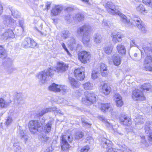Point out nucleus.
<instances>
[{"label":"nucleus","instance_id":"nucleus-1","mask_svg":"<svg viewBox=\"0 0 152 152\" xmlns=\"http://www.w3.org/2000/svg\"><path fill=\"white\" fill-rule=\"evenodd\" d=\"M44 122L45 121L43 120H42V121L41 123H40L37 120H32L29 121L28 126L31 132L34 134L37 132H40L43 130L45 133L49 132L50 131L53 121H49L44 128L42 127L41 128Z\"/></svg>","mask_w":152,"mask_h":152},{"label":"nucleus","instance_id":"nucleus-2","mask_svg":"<svg viewBox=\"0 0 152 152\" xmlns=\"http://www.w3.org/2000/svg\"><path fill=\"white\" fill-rule=\"evenodd\" d=\"M106 10L113 15H118L121 18V21L126 27L132 26V23L128 20L126 16L119 12L115 8V5L111 2H107L105 5Z\"/></svg>","mask_w":152,"mask_h":152},{"label":"nucleus","instance_id":"nucleus-3","mask_svg":"<svg viewBox=\"0 0 152 152\" xmlns=\"http://www.w3.org/2000/svg\"><path fill=\"white\" fill-rule=\"evenodd\" d=\"M151 86H141L132 91V97L134 101H143L146 99L144 93L151 90Z\"/></svg>","mask_w":152,"mask_h":152},{"label":"nucleus","instance_id":"nucleus-4","mask_svg":"<svg viewBox=\"0 0 152 152\" xmlns=\"http://www.w3.org/2000/svg\"><path fill=\"white\" fill-rule=\"evenodd\" d=\"M112 142L106 138L102 139L101 143V145L103 148L107 150V152H122L125 151L126 148V146L124 144L122 145L118 144V148L116 149L112 147Z\"/></svg>","mask_w":152,"mask_h":152},{"label":"nucleus","instance_id":"nucleus-5","mask_svg":"<svg viewBox=\"0 0 152 152\" xmlns=\"http://www.w3.org/2000/svg\"><path fill=\"white\" fill-rule=\"evenodd\" d=\"M73 138L71 136L63 134L61 138V146L62 150L63 151H66L70 147L68 141L71 142L72 141Z\"/></svg>","mask_w":152,"mask_h":152},{"label":"nucleus","instance_id":"nucleus-6","mask_svg":"<svg viewBox=\"0 0 152 152\" xmlns=\"http://www.w3.org/2000/svg\"><path fill=\"white\" fill-rule=\"evenodd\" d=\"M68 65L63 62H58L56 67L52 66L50 67L51 69L50 75H54L57 72H65L67 69Z\"/></svg>","mask_w":152,"mask_h":152},{"label":"nucleus","instance_id":"nucleus-7","mask_svg":"<svg viewBox=\"0 0 152 152\" xmlns=\"http://www.w3.org/2000/svg\"><path fill=\"white\" fill-rule=\"evenodd\" d=\"M51 72V69L49 68L47 70H45L40 72L36 75V77L40 80L42 83H45L47 81L49 76L51 77L53 75H50V72Z\"/></svg>","mask_w":152,"mask_h":152},{"label":"nucleus","instance_id":"nucleus-8","mask_svg":"<svg viewBox=\"0 0 152 152\" xmlns=\"http://www.w3.org/2000/svg\"><path fill=\"white\" fill-rule=\"evenodd\" d=\"M91 58L90 53L89 52L84 51L80 52L78 54L79 59L82 63L84 64L89 62Z\"/></svg>","mask_w":152,"mask_h":152},{"label":"nucleus","instance_id":"nucleus-9","mask_svg":"<svg viewBox=\"0 0 152 152\" xmlns=\"http://www.w3.org/2000/svg\"><path fill=\"white\" fill-rule=\"evenodd\" d=\"M133 19L136 26L142 32L145 33L146 32L145 25L142 23V21L139 18L137 17H135Z\"/></svg>","mask_w":152,"mask_h":152},{"label":"nucleus","instance_id":"nucleus-10","mask_svg":"<svg viewBox=\"0 0 152 152\" xmlns=\"http://www.w3.org/2000/svg\"><path fill=\"white\" fill-rule=\"evenodd\" d=\"M63 9L62 5H55L52 7L50 10V15L53 16H56L60 15Z\"/></svg>","mask_w":152,"mask_h":152},{"label":"nucleus","instance_id":"nucleus-11","mask_svg":"<svg viewBox=\"0 0 152 152\" xmlns=\"http://www.w3.org/2000/svg\"><path fill=\"white\" fill-rule=\"evenodd\" d=\"M36 45L37 44L35 41L30 38H26L22 44V46L25 48L28 47L34 48Z\"/></svg>","mask_w":152,"mask_h":152},{"label":"nucleus","instance_id":"nucleus-12","mask_svg":"<svg viewBox=\"0 0 152 152\" xmlns=\"http://www.w3.org/2000/svg\"><path fill=\"white\" fill-rule=\"evenodd\" d=\"M2 19L3 23L6 26L10 27L14 26L15 20L11 18L10 16L4 15L2 17Z\"/></svg>","mask_w":152,"mask_h":152},{"label":"nucleus","instance_id":"nucleus-13","mask_svg":"<svg viewBox=\"0 0 152 152\" xmlns=\"http://www.w3.org/2000/svg\"><path fill=\"white\" fill-rule=\"evenodd\" d=\"M119 120L121 124L125 125H130L132 123L130 118L125 115H121L119 118Z\"/></svg>","mask_w":152,"mask_h":152},{"label":"nucleus","instance_id":"nucleus-14","mask_svg":"<svg viewBox=\"0 0 152 152\" xmlns=\"http://www.w3.org/2000/svg\"><path fill=\"white\" fill-rule=\"evenodd\" d=\"M152 126L150 122H147L146 123L145 129V132L147 133H150L149 136V140L152 144V132H150L152 130Z\"/></svg>","mask_w":152,"mask_h":152},{"label":"nucleus","instance_id":"nucleus-15","mask_svg":"<svg viewBox=\"0 0 152 152\" xmlns=\"http://www.w3.org/2000/svg\"><path fill=\"white\" fill-rule=\"evenodd\" d=\"M86 96V101L85 103L86 104L94 103L96 101V98L94 93H88Z\"/></svg>","mask_w":152,"mask_h":152},{"label":"nucleus","instance_id":"nucleus-16","mask_svg":"<svg viewBox=\"0 0 152 152\" xmlns=\"http://www.w3.org/2000/svg\"><path fill=\"white\" fill-rule=\"evenodd\" d=\"M111 36L112 37V41L115 44H116L118 42H120L122 40V36L119 32H113L111 34Z\"/></svg>","mask_w":152,"mask_h":152},{"label":"nucleus","instance_id":"nucleus-17","mask_svg":"<svg viewBox=\"0 0 152 152\" xmlns=\"http://www.w3.org/2000/svg\"><path fill=\"white\" fill-rule=\"evenodd\" d=\"M48 89L50 91L55 92L61 91L65 92L66 91V86H49Z\"/></svg>","mask_w":152,"mask_h":152},{"label":"nucleus","instance_id":"nucleus-18","mask_svg":"<svg viewBox=\"0 0 152 152\" xmlns=\"http://www.w3.org/2000/svg\"><path fill=\"white\" fill-rule=\"evenodd\" d=\"M90 26L88 25H84L83 26L77 28V34L79 35H81L83 32L87 33L90 29Z\"/></svg>","mask_w":152,"mask_h":152},{"label":"nucleus","instance_id":"nucleus-19","mask_svg":"<svg viewBox=\"0 0 152 152\" xmlns=\"http://www.w3.org/2000/svg\"><path fill=\"white\" fill-rule=\"evenodd\" d=\"M14 36L13 31L11 29H9L3 34L1 38L4 40H6L10 38H14Z\"/></svg>","mask_w":152,"mask_h":152},{"label":"nucleus","instance_id":"nucleus-20","mask_svg":"<svg viewBox=\"0 0 152 152\" xmlns=\"http://www.w3.org/2000/svg\"><path fill=\"white\" fill-rule=\"evenodd\" d=\"M114 97L117 106L118 107H121L123 104V102L120 95L118 93H115L114 96Z\"/></svg>","mask_w":152,"mask_h":152},{"label":"nucleus","instance_id":"nucleus-21","mask_svg":"<svg viewBox=\"0 0 152 152\" xmlns=\"http://www.w3.org/2000/svg\"><path fill=\"white\" fill-rule=\"evenodd\" d=\"M117 50L120 55L124 56L125 55L126 50L125 46L122 44H118L116 47Z\"/></svg>","mask_w":152,"mask_h":152},{"label":"nucleus","instance_id":"nucleus-22","mask_svg":"<svg viewBox=\"0 0 152 152\" xmlns=\"http://www.w3.org/2000/svg\"><path fill=\"white\" fill-rule=\"evenodd\" d=\"M100 72L101 75L103 77H106L108 73V70L107 66L104 63H102L100 65Z\"/></svg>","mask_w":152,"mask_h":152},{"label":"nucleus","instance_id":"nucleus-23","mask_svg":"<svg viewBox=\"0 0 152 152\" xmlns=\"http://www.w3.org/2000/svg\"><path fill=\"white\" fill-rule=\"evenodd\" d=\"M100 107L102 111L104 112L109 110L111 112V111L113 110L112 106L109 103L101 104Z\"/></svg>","mask_w":152,"mask_h":152},{"label":"nucleus","instance_id":"nucleus-24","mask_svg":"<svg viewBox=\"0 0 152 152\" xmlns=\"http://www.w3.org/2000/svg\"><path fill=\"white\" fill-rule=\"evenodd\" d=\"M112 59L115 65L118 66L121 64V57L118 55L115 54L113 55L112 56Z\"/></svg>","mask_w":152,"mask_h":152},{"label":"nucleus","instance_id":"nucleus-25","mask_svg":"<svg viewBox=\"0 0 152 152\" xmlns=\"http://www.w3.org/2000/svg\"><path fill=\"white\" fill-rule=\"evenodd\" d=\"M82 41L85 46H87L90 42V37L88 33H83V35Z\"/></svg>","mask_w":152,"mask_h":152},{"label":"nucleus","instance_id":"nucleus-26","mask_svg":"<svg viewBox=\"0 0 152 152\" xmlns=\"http://www.w3.org/2000/svg\"><path fill=\"white\" fill-rule=\"evenodd\" d=\"M67 43L69 46L73 49H75L77 47L76 41L74 38H71L68 41Z\"/></svg>","mask_w":152,"mask_h":152},{"label":"nucleus","instance_id":"nucleus-27","mask_svg":"<svg viewBox=\"0 0 152 152\" xmlns=\"http://www.w3.org/2000/svg\"><path fill=\"white\" fill-rule=\"evenodd\" d=\"M12 15L14 18H18L20 17V13L15 9L12 7L10 8Z\"/></svg>","mask_w":152,"mask_h":152},{"label":"nucleus","instance_id":"nucleus-28","mask_svg":"<svg viewBox=\"0 0 152 152\" xmlns=\"http://www.w3.org/2000/svg\"><path fill=\"white\" fill-rule=\"evenodd\" d=\"M111 88L110 86H102V91L105 95H108L110 92Z\"/></svg>","mask_w":152,"mask_h":152},{"label":"nucleus","instance_id":"nucleus-29","mask_svg":"<svg viewBox=\"0 0 152 152\" xmlns=\"http://www.w3.org/2000/svg\"><path fill=\"white\" fill-rule=\"evenodd\" d=\"M19 136L21 139L23 141L26 142L28 139V136L26 133L24 132L23 130H20L19 131Z\"/></svg>","mask_w":152,"mask_h":152},{"label":"nucleus","instance_id":"nucleus-30","mask_svg":"<svg viewBox=\"0 0 152 152\" xmlns=\"http://www.w3.org/2000/svg\"><path fill=\"white\" fill-rule=\"evenodd\" d=\"M7 56L6 51L3 46L0 45V58H5Z\"/></svg>","mask_w":152,"mask_h":152},{"label":"nucleus","instance_id":"nucleus-31","mask_svg":"<svg viewBox=\"0 0 152 152\" xmlns=\"http://www.w3.org/2000/svg\"><path fill=\"white\" fill-rule=\"evenodd\" d=\"M94 42L97 44H99L102 41V37L100 34H96L94 35Z\"/></svg>","mask_w":152,"mask_h":152},{"label":"nucleus","instance_id":"nucleus-32","mask_svg":"<svg viewBox=\"0 0 152 152\" xmlns=\"http://www.w3.org/2000/svg\"><path fill=\"white\" fill-rule=\"evenodd\" d=\"M99 119L102 121L105 124V125L108 128H113V126L111 124L109 123L107 120L105 119L103 116H99Z\"/></svg>","mask_w":152,"mask_h":152},{"label":"nucleus","instance_id":"nucleus-33","mask_svg":"<svg viewBox=\"0 0 152 152\" xmlns=\"http://www.w3.org/2000/svg\"><path fill=\"white\" fill-rule=\"evenodd\" d=\"M134 120L136 125L137 124H142L144 121L143 116L140 115L137 116Z\"/></svg>","mask_w":152,"mask_h":152},{"label":"nucleus","instance_id":"nucleus-34","mask_svg":"<svg viewBox=\"0 0 152 152\" xmlns=\"http://www.w3.org/2000/svg\"><path fill=\"white\" fill-rule=\"evenodd\" d=\"M84 16L83 15L80 13H78L76 14L73 18L74 19L77 20L78 21L80 22L81 21L84 20Z\"/></svg>","mask_w":152,"mask_h":152},{"label":"nucleus","instance_id":"nucleus-35","mask_svg":"<svg viewBox=\"0 0 152 152\" xmlns=\"http://www.w3.org/2000/svg\"><path fill=\"white\" fill-rule=\"evenodd\" d=\"M70 33L68 30H64L61 32V37L65 39L67 38L69 36Z\"/></svg>","mask_w":152,"mask_h":152},{"label":"nucleus","instance_id":"nucleus-36","mask_svg":"<svg viewBox=\"0 0 152 152\" xmlns=\"http://www.w3.org/2000/svg\"><path fill=\"white\" fill-rule=\"evenodd\" d=\"M14 96L15 99L17 100L18 102L19 103H20V101L22 100L23 99L22 94L21 93H15Z\"/></svg>","mask_w":152,"mask_h":152},{"label":"nucleus","instance_id":"nucleus-37","mask_svg":"<svg viewBox=\"0 0 152 152\" xmlns=\"http://www.w3.org/2000/svg\"><path fill=\"white\" fill-rule=\"evenodd\" d=\"M136 10L138 12L142 13L143 12H145L146 11L145 10L143 5L142 4H140L136 7Z\"/></svg>","mask_w":152,"mask_h":152},{"label":"nucleus","instance_id":"nucleus-38","mask_svg":"<svg viewBox=\"0 0 152 152\" xmlns=\"http://www.w3.org/2000/svg\"><path fill=\"white\" fill-rule=\"evenodd\" d=\"M113 48V46L111 45L107 46L104 48V51L106 54H109L112 52Z\"/></svg>","mask_w":152,"mask_h":152},{"label":"nucleus","instance_id":"nucleus-39","mask_svg":"<svg viewBox=\"0 0 152 152\" xmlns=\"http://www.w3.org/2000/svg\"><path fill=\"white\" fill-rule=\"evenodd\" d=\"M84 136V133L82 132H76L74 137L76 140H78L82 138Z\"/></svg>","mask_w":152,"mask_h":152},{"label":"nucleus","instance_id":"nucleus-40","mask_svg":"<svg viewBox=\"0 0 152 152\" xmlns=\"http://www.w3.org/2000/svg\"><path fill=\"white\" fill-rule=\"evenodd\" d=\"M152 61V58L150 55H147L145 57L144 61V63L145 64H148Z\"/></svg>","mask_w":152,"mask_h":152},{"label":"nucleus","instance_id":"nucleus-41","mask_svg":"<svg viewBox=\"0 0 152 152\" xmlns=\"http://www.w3.org/2000/svg\"><path fill=\"white\" fill-rule=\"evenodd\" d=\"M9 105V103L6 102L2 98H0V107H7Z\"/></svg>","mask_w":152,"mask_h":152},{"label":"nucleus","instance_id":"nucleus-42","mask_svg":"<svg viewBox=\"0 0 152 152\" xmlns=\"http://www.w3.org/2000/svg\"><path fill=\"white\" fill-rule=\"evenodd\" d=\"M51 4L52 2L51 1H47L45 2V7L43 9V10L48 11L50 9Z\"/></svg>","mask_w":152,"mask_h":152},{"label":"nucleus","instance_id":"nucleus-43","mask_svg":"<svg viewBox=\"0 0 152 152\" xmlns=\"http://www.w3.org/2000/svg\"><path fill=\"white\" fill-rule=\"evenodd\" d=\"M13 149L15 152H18L21 150V148L18 142L13 144Z\"/></svg>","mask_w":152,"mask_h":152},{"label":"nucleus","instance_id":"nucleus-44","mask_svg":"<svg viewBox=\"0 0 152 152\" xmlns=\"http://www.w3.org/2000/svg\"><path fill=\"white\" fill-rule=\"evenodd\" d=\"M83 68L81 67L80 68H77L74 71L75 75L78 76V75L81 73H84Z\"/></svg>","mask_w":152,"mask_h":152},{"label":"nucleus","instance_id":"nucleus-45","mask_svg":"<svg viewBox=\"0 0 152 152\" xmlns=\"http://www.w3.org/2000/svg\"><path fill=\"white\" fill-rule=\"evenodd\" d=\"M64 19L68 23L71 22L72 21V18L70 14L68 13L64 17Z\"/></svg>","mask_w":152,"mask_h":152},{"label":"nucleus","instance_id":"nucleus-46","mask_svg":"<svg viewBox=\"0 0 152 152\" xmlns=\"http://www.w3.org/2000/svg\"><path fill=\"white\" fill-rule=\"evenodd\" d=\"M50 110L49 111L52 112V111H56L57 113H59V114H61L62 115H63V113L62 112H61V111L59 110L58 108H56V107H53L52 108H49Z\"/></svg>","mask_w":152,"mask_h":152},{"label":"nucleus","instance_id":"nucleus-47","mask_svg":"<svg viewBox=\"0 0 152 152\" xmlns=\"http://www.w3.org/2000/svg\"><path fill=\"white\" fill-rule=\"evenodd\" d=\"M130 44L131 47H135L140 50L139 46L137 45L135 42V40L134 39H130Z\"/></svg>","mask_w":152,"mask_h":152},{"label":"nucleus","instance_id":"nucleus-48","mask_svg":"<svg viewBox=\"0 0 152 152\" xmlns=\"http://www.w3.org/2000/svg\"><path fill=\"white\" fill-rule=\"evenodd\" d=\"M50 110L49 108H47L46 109H43L40 113H39V116H42L46 113L49 112Z\"/></svg>","mask_w":152,"mask_h":152},{"label":"nucleus","instance_id":"nucleus-49","mask_svg":"<svg viewBox=\"0 0 152 152\" xmlns=\"http://www.w3.org/2000/svg\"><path fill=\"white\" fill-rule=\"evenodd\" d=\"M13 120L11 117H8L6 119L5 121L6 125L8 126L11 124Z\"/></svg>","mask_w":152,"mask_h":152},{"label":"nucleus","instance_id":"nucleus-50","mask_svg":"<svg viewBox=\"0 0 152 152\" xmlns=\"http://www.w3.org/2000/svg\"><path fill=\"white\" fill-rule=\"evenodd\" d=\"M69 80L72 86H75L77 83V82L72 77H69Z\"/></svg>","mask_w":152,"mask_h":152},{"label":"nucleus","instance_id":"nucleus-51","mask_svg":"<svg viewBox=\"0 0 152 152\" xmlns=\"http://www.w3.org/2000/svg\"><path fill=\"white\" fill-rule=\"evenodd\" d=\"M75 77L79 80H82L85 77L84 73H81L78 75V76H75Z\"/></svg>","mask_w":152,"mask_h":152},{"label":"nucleus","instance_id":"nucleus-52","mask_svg":"<svg viewBox=\"0 0 152 152\" xmlns=\"http://www.w3.org/2000/svg\"><path fill=\"white\" fill-rule=\"evenodd\" d=\"M98 72L95 71H93L92 73V77L94 79H95L98 76Z\"/></svg>","mask_w":152,"mask_h":152},{"label":"nucleus","instance_id":"nucleus-53","mask_svg":"<svg viewBox=\"0 0 152 152\" xmlns=\"http://www.w3.org/2000/svg\"><path fill=\"white\" fill-rule=\"evenodd\" d=\"M89 149V147L88 146H84L81 149L80 152H87Z\"/></svg>","mask_w":152,"mask_h":152},{"label":"nucleus","instance_id":"nucleus-54","mask_svg":"<svg viewBox=\"0 0 152 152\" xmlns=\"http://www.w3.org/2000/svg\"><path fill=\"white\" fill-rule=\"evenodd\" d=\"M141 142L142 143L145 145L147 147L148 146V144L146 142L145 140V137L144 136H142V137H141Z\"/></svg>","mask_w":152,"mask_h":152},{"label":"nucleus","instance_id":"nucleus-55","mask_svg":"<svg viewBox=\"0 0 152 152\" xmlns=\"http://www.w3.org/2000/svg\"><path fill=\"white\" fill-rule=\"evenodd\" d=\"M143 2L144 4L150 6L151 3V0H143Z\"/></svg>","mask_w":152,"mask_h":152},{"label":"nucleus","instance_id":"nucleus-56","mask_svg":"<svg viewBox=\"0 0 152 152\" xmlns=\"http://www.w3.org/2000/svg\"><path fill=\"white\" fill-rule=\"evenodd\" d=\"M143 49L145 53H148V51L149 54H150L151 53H152V51H151V49L148 47L145 48Z\"/></svg>","mask_w":152,"mask_h":152},{"label":"nucleus","instance_id":"nucleus-57","mask_svg":"<svg viewBox=\"0 0 152 152\" xmlns=\"http://www.w3.org/2000/svg\"><path fill=\"white\" fill-rule=\"evenodd\" d=\"M61 45L64 48V49L65 50L66 52L69 55V56L71 55V54L69 52V51L68 50L67 48L66 47V46L65 44L64 43H61Z\"/></svg>","mask_w":152,"mask_h":152},{"label":"nucleus","instance_id":"nucleus-58","mask_svg":"<svg viewBox=\"0 0 152 152\" xmlns=\"http://www.w3.org/2000/svg\"><path fill=\"white\" fill-rule=\"evenodd\" d=\"M48 138L49 137L46 136V135H43L41 137V140L42 141L46 142Z\"/></svg>","mask_w":152,"mask_h":152},{"label":"nucleus","instance_id":"nucleus-59","mask_svg":"<svg viewBox=\"0 0 152 152\" xmlns=\"http://www.w3.org/2000/svg\"><path fill=\"white\" fill-rule=\"evenodd\" d=\"M145 68L146 71L152 72V65H150L148 66H146Z\"/></svg>","mask_w":152,"mask_h":152},{"label":"nucleus","instance_id":"nucleus-60","mask_svg":"<svg viewBox=\"0 0 152 152\" xmlns=\"http://www.w3.org/2000/svg\"><path fill=\"white\" fill-rule=\"evenodd\" d=\"M102 25L106 27H108V22L105 20H104L103 21Z\"/></svg>","mask_w":152,"mask_h":152},{"label":"nucleus","instance_id":"nucleus-61","mask_svg":"<svg viewBox=\"0 0 152 152\" xmlns=\"http://www.w3.org/2000/svg\"><path fill=\"white\" fill-rule=\"evenodd\" d=\"M23 20H20L19 22V24L20 26L23 29L24 27L23 26Z\"/></svg>","mask_w":152,"mask_h":152},{"label":"nucleus","instance_id":"nucleus-62","mask_svg":"<svg viewBox=\"0 0 152 152\" xmlns=\"http://www.w3.org/2000/svg\"><path fill=\"white\" fill-rule=\"evenodd\" d=\"M114 134L115 135H117L118 134H119L121 135H123V134L119 132L118 130H114Z\"/></svg>","mask_w":152,"mask_h":152},{"label":"nucleus","instance_id":"nucleus-63","mask_svg":"<svg viewBox=\"0 0 152 152\" xmlns=\"http://www.w3.org/2000/svg\"><path fill=\"white\" fill-rule=\"evenodd\" d=\"M73 10V8L70 7H68L66 8V10L68 11H72Z\"/></svg>","mask_w":152,"mask_h":152},{"label":"nucleus","instance_id":"nucleus-64","mask_svg":"<svg viewBox=\"0 0 152 152\" xmlns=\"http://www.w3.org/2000/svg\"><path fill=\"white\" fill-rule=\"evenodd\" d=\"M3 11V7L2 5L0 4V15L2 13Z\"/></svg>","mask_w":152,"mask_h":152}]
</instances>
